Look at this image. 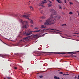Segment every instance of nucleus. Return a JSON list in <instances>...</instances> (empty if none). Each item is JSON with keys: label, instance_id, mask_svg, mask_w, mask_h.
<instances>
[{"label": "nucleus", "instance_id": "9", "mask_svg": "<svg viewBox=\"0 0 79 79\" xmlns=\"http://www.w3.org/2000/svg\"><path fill=\"white\" fill-rule=\"evenodd\" d=\"M63 53H61L60 52H56V54H63Z\"/></svg>", "mask_w": 79, "mask_h": 79}, {"label": "nucleus", "instance_id": "49", "mask_svg": "<svg viewBox=\"0 0 79 79\" xmlns=\"http://www.w3.org/2000/svg\"><path fill=\"white\" fill-rule=\"evenodd\" d=\"M29 2H30V1H29Z\"/></svg>", "mask_w": 79, "mask_h": 79}, {"label": "nucleus", "instance_id": "11", "mask_svg": "<svg viewBox=\"0 0 79 79\" xmlns=\"http://www.w3.org/2000/svg\"><path fill=\"white\" fill-rule=\"evenodd\" d=\"M42 19H45L46 18V16H44L42 17Z\"/></svg>", "mask_w": 79, "mask_h": 79}, {"label": "nucleus", "instance_id": "12", "mask_svg": "<svg viewBox=\"0 0 79 79\" xmlns=\"http://www.w3.org/2000/svg\"><path fill=\"white\" fill-rule=\"evenodd\" d=\"M38 6H43L42 5V3H41V4H37Z\"/></svg>", "mask_w": 79, "mask_h": 79}, {"label": "nucleus", "instance_id": "45", "mask_svg": "<svg viewBox=\"0 0 79 79\" xmlns=\"http://www.w3.org/2000/svg\"><path fill=\"white\" fill-rule=\"evenodd\" d=\"M77 52H79V51H77Z\"/></svg>", "mask_w": 79, "mask_h": 79}, {"label": "nucleus", "instance_id": "14", "mask_svg": "<svg viewBox=\"0 0 79 79\" xmlns=\"http://www.w3.org/2000/svg\"><path fill=\"white\" fill-rule=\"evenodd\" d=\"M30 23L31 24H34V22H33V20H31Z\"/></svg>", "mask_w": 79, "mask_h": 79}, {"label": "nucleus", "instance_id": "44", "mask_svg": "<svg viewBox=\"0 0 79 79\" xmlns=\"http://www.w3.org/2000/svg\"><path fill=\"white\" fill-rule=\"evenodd\" d=\"M57 31H59V30H57Z\"/></svg>", "mask_w": 79, "mask_h": 79}, {"label": "nucleus", "instance_id": "50", "mask_svg": "<svg viewBox=\"0 0 79 79\" xmlns=\"http://www.w3.org/2000/svg\"><path fill=\"white\" fill-rule=\"evenodd\" d=\"M10 39H11V38H10Z\"/></svg>", "mask_w": 79, "mask_h": 79}, {"label": "nucleus", "instance_id": "36", "mask_svg": "<svg viewBox=\"0 0 79 79\" xmlns=\"http://www.w3.org/2000/svg\"><path fill=\"white\" fill-rule=\"evenodd\" d=\"M0 40L2 41V42H3V41H2V40H1V39H0Z\"/></svg>", "mask_w": 79, "mask_h": 79}, {"label": "nucleus", "instance_id": "20", "mask_svg": "<svg viewBox=\"0 0 79 79\" xmlns=\"http://www.w3.org/2000/svg\"><path fill=\"white\" fill-rule=\"evenodd\" d=\"M69 3H70V4L71 6L72 5H73V3H72V2H70Z\"/></svg>", "mask_w": 79, "mask_h": 79}, {"label": "nucleus", "instance_id": "2", "mask_svg": "<svg viewBox=\"0 0 79 79\" xmlns=\"http://www.w3.org/2000/svg\"><path fill=\"white\" fill-rule=\"evenodd\" d=\"M40 30L38 31H31L29 30H28L27 32H25L24 33V35H27V36H29V35H30L32 34V36L34 37H37L38 35H39V34H38V35H34L33 34H32V32H40Z\"/></svg>", "mask_w": 79, "mask_h": 79}, {"label": "nucleus", "instance_id": "29", "mask_svg": "<svg viewBox=\"0 0 79 79\" xmlns=\"http://www.w3.org/2000/svg\"><path fill=\"white\" fill-rule=\"evenodd\" d=\"M74 34H78V33H74Z\"/></svg>", "mask_w": 79, "mask_h": 79}, {"label": "nucleus", "instance_id": "22", "mask_svg": "<svg viewBox=\"0 0 79 79\" xmlns=\"http://www.w3.org/2000/svg\"><path fill=\"white\" fill-rule=\"evenodd\" d=\"M7 78L8 79H11V77H7Z\"/></svg>", "mask_w": 79, "mask_h": 79}, {"label": "nucleus", "instance_id": "25", "mask_svg": "<svg viewBox=\"0 0 79 79\" xmlns=\"http://www.w3.org/2000/svg\"><path fill=\"white\" fill-rule=\"evenodd\" d=\"M56 1H57V2H58V3H59V2H60V0H57Z\"/></svg>", "mask_w": 79, "mask_h": 79}, {"label": "nucleus", "instance_id": "46", "mask_svg": "<svg viewBox=\"0 0 79 79\" xmlns=\"http://www.w3.org/2000/svg\"><path fill=\"white\" fill-rule=\"evenodd\" d=\"M4 79H5V78H4Z\"/></svg>", "mask_w": 79, "mask_h": 79}, {"label": "nucleus", "instance_id": "30", "mask_svg": "<svg viewBox=\"0 0 79 79\" xmlns=\"http://www.w3.org/2000/svg\"><path fill=\"white\" fill-rule=\"evenodd\" d=\"M42 53H47V52H42Z\"/></svg>", "mask_w": 79, "mask_h": 79}, {"label": "nucleus", "instance_id": "28", "mask_svg": "<svg viewBox=\"0 0 79 79\" xmlns=\"http://www.w3.org/2000/svg\"><path fill=\"white\" fill-rule=\"evenodd\" d=\"M48 2H50V3H52V2L50 1H48Z\"/></svg>", "mask_w": 79, "mask_h": 79}, {"label": "nucleus", "instance_id": "39", "mask_svg": "<svg viewBox=\"0 0 79 79\" xmlns=\"http://www.w3.org/2000/svg\"><path fill=\"white\" fill-rule=\"evenodd\" d=\"M78 78H77V79H79V75L78 76Z\"/></svg>", "mask_w": 79, "mask_h": 79}, {"label": "nucleus", "instance_id": "1", "mask_svg": "<svg viewBox=\"0 0 79 79\" xmlns=\"http://www.w3.org/2000/svg\"><path fill=\"white\" fill-rule=\"evenodd\" d=\"M50 11L51 13H52V14L51 15L50 17L46 20V22L44 23V24L45 26L51 25L52 24H54L56 21V18L57 17H55L53 15H56V12L54 9H51Z\"/></svg>", "mask_w": 79, "mask_h": 79}, {"label": "nucleus", "instance_id": "13", "mask_svg": "<svg viewBox=\"0 0 79 79\" xmlns=\"http://www.w3.org/2000/svg\"><path fill=\"white\" fill-rule=\"evenodd\" d=\"M29 8H30L31 10H33V7H32V6H30L29 7Z\"/></svg>", "mask_w": 79, "mask_h": 79}, {"label": "nucleus", "instance_id": "26", "mask_svg": "<svg viewBox=\"0 0 79 79\" xmlns=\"http://www.w3.org/2000/svg\"><path fill=\"white\" fill-rule=\"evenodd\" d=\"M62 3V2L60 1L59 2V3Z\"/></svg>", "mask_w": 79, "mask_h": 79}, {"label": "nucleus", "instance_id": "18", "mask_svg": "<svg viewBox=\"0 0 79 79\" xmlns=\"http://www.w3.org/2000/svg\"><path fill=\"white\" fill-rule=\"evenodd\" d=\"M40 78H42L43 77V76L41 75L39 76Z\"/></svg>", "mask_w": 79, "mask_h": 79}, {"label": "nucleus", "instance_id": "41", "mask_svg": "<svg viewBox=\"0 0 79 79\" xmlns=\"http://www.w3.org/2000/svg\"><path fill=\"white\" fill-rule=\"evenodd\" d=\"M52 2H54V0H52Z\"/></svg>", "mask_w": 79, "mask_h": 79}, {"label": "nucleus", "instance_id": "24", "mask_svg": "<svg viewBox=\"0 0 79 79\" xmlns=\"http://www.w3.org/2000/svg\"><path fill=\"white\" fill-rule=\"evenodd\" d=\"M59 74H63V72H60Z\"/></svg>", "mask_w": 79, "mask_h": 79}, {"label": "nucleus", "instance_id": "38", "mask_svg": "<svg viewBox=\"0 0 79 79\" xmlns=\"http://www.w3.org/2000/svg\"><path fill=\"white\" fill-rule=\"evenodd\" d=\"M63 75L64 76V75H65V74H64V73L63 74Z\"/></svg>", "mask_w": 79, "mask_h": 79}, {"label": "nucleus", "instance_id": "33", "mask_svg": "<svg viewBox=\"0 0 79 79\" xmlns=\"http://www.w3.org/2000/svg\"><path fill=\"white\" fill-rule=\"evenodd\" d=\"M59 8H60V9H61V6H60L59 7Z\"/></svg>", "mask_w": 79, "mask_h": 79}, {"label": "nucleus", "instance_id": "37", "mask_svg": "<svg viewBox=\"0 0 79 79\" xmlns=\"http://www.w3.org/2000/svg\"><path fill=\"white\" fill-rule=\"evenodd\" d=\"M64 2L65 3H66V0Z\"/></svg>", "mask_w": 79, "mask_h": 79}, {"label": "nucleus", "instance_id": "32", "mask_svg": "<svg viewBox=\"0 0 79 79\" xmlns=\"http://www.w3.org/2000/svg\"><path fill=\"white\" fill-rule=\"evenodd\" d=\"M35 29H38V28L35 27Z\"/></svg>", "mask_w": 79, "mask_h": 79}, {"label": "nucleus", "instance_id": "21", "mask_svg": "<svg viewBox=\"0 0 79 79\" xmlns=\"http://www.w3.org/2000/svg\"><path fill=\"white\" fill-rule=\"evenodd\" d=\"M69 14L70 15H72V14H73V12H70L69 13Z\"/></svg>", "mask_w": 79, "mask_h": 79}, {"label": "nucleus", "instance_id": "7", "mask_svg": "<svg viewBox=\"0 0 79 79\" xmlns=\"http://www.w3.org/2000/svg\"><path fill=\"white\" fill-rule=\"evenodd\" d=\"M46 27V26L44 25H42L41 28V29H43V28H45Z\"/></svg>", "mask_w": 79, "mask_h": 79}, {"label": "nucleus", "instance_id": "10", "mask_svg": "<svg viewBox=\"0 0 79 79\" xmlns=\"http://www.w3.org/2000/svg\"><path fill=\"white\" fill-rule=\"evenodd\" d=\"M45 12V11H44L43 10H41V11H40V13L41 14H44V13Z\"/></svg>", "mask_w": 79, "mask_h": 79}, {"label": "nucleus", "instance_id": "15", "mask_svg": "<svg viewBox=\"0 0 79 79\" xmlns=\"http://www.w3.org/2000/svg\"><path fill=\"white\" fill-rule=\"evenodd\" d=\"M48 6L49 7H51V6H52V4H48Z\"/></svg>", "mask_w": 79, "mask_h": 79}, {"label": "nucleus", "instance_id": "16", "mask_svg": "<svg viewBox=\"0 0 79 79\" xmlns=\"http://www.w3.org/2000/svg\"><path fill=\"white\" fill-rule=\"evenodd\" d=\"M61 25L62 26H67L66 24H62V25Z\"/></svg>", "mask_w": 79, "mask_h": 79}, {"label": "nucleus", "instance_id": "27", "mask_svg": "<svg viewBox=\"0 0 79 79\" xmlns=\"http://www.w3.org/2000/svg\"><path fill=\"white\" fill-rule=\"evenodd\" d=\"M17 67H14V69H17Z\"/></svg>", "mask_w": 79, "mask_h": 79}, {"label": "nucleus", "instance_id": "43", "mask_svg": "<svg viewBox=\"0 0 79 79\" xmlns=\"http://www.w3.org/2000/svg\"><path fill=\"white\" fill-rule=\"evenodd\" d=\"M31 27H33V25H31Z\"/></svg>", "mask_w": 79, "mask_h": 79}, {"label": "nucleus", "instance_id": "17", "mask_svg": "<svg viewBox=\"0 0 79 79\" xmlns=\"http://www.w3.org/2000/svg\"><path fill=\"white\" fill-rule=\"evenodd\" d=\"M69 53H70V54H71V55H73V54H74L73 52H70Z\"/></svg>", "mask_w": 79, "mask_h": 79}, {"label": "nucleus", "instance_id": "8", "mask_svg": "<svg viewBox=\"0 0 79 79\" xmlns=\"http://www.w3.org/2000/svg\"><path fill=\"white\" fill-rule=\"evenodd\" d=\"M57 17H58V19H60L61 18V16L60 15H58Z\"/></svg>", "mask_w": 79, "mask_h": 79}, {"label": "nucleus", "instance_id": "42", "mask_svg": "<svg viewBox=\"0 0 79 79\" xmlns=\"http://www.w3.org/2000/svg\"><path fill=\"white\" fill-rule=\"evenodd\" d=\"M75 77V79H76V78H77V77Z\"/></svg>", "mask_w": 79, "mask_h": 79}, {"label": "nucleus", "instance_id": "47", "mask_svg": "<svg viewBox=\"0 0 79 79\" xmlns=\"http://www.w3.org/2000/svg\"><path fill=\"white\" fill-rule=\"evenodd\" d=\"M4 44H6V43H4Z\"/></svg>", "mask_w": 79, "mask_h": 79}, {"label": "nucleus", "instance_id": "4", "mask_svg": "<svg viewBox=\"0 0 79 79\" xmlns=\"http://www.w3.org/2000/svg\"><path fill=\"white\" fill-rule=\"evenodd\" d=\"M31 15H20L19 14H14V16H20V17H22V18H27V19H28V20H31L30 19H29V18L28 17H29V16H30Z\"/></svg>", "mask_w": 79, "mask_h": 79}, {"label": "nucleus", "instance_id": "35", "mask_svg": "<svg viewBox=\"0 0 79 79\" xmlns=\"http://www.w3.org/2000/svg\"><path fill=\"white\" fill-rule=\"evenodd\" d=\"M44 2H46V0H44Z\"/></svg>", "mask_w": 79, "mask_h": 79}, {"label": "nucleus", "instance_id": "48", "mask_svg": "<svg viewBox=\"0 0 79 79\" xmlns=\"http://www.w3.org/2000/svg\"><path fill=\"white\" fill-rule=\"evenodd\" d=\"M64 1H65V0H64Z\"/></svg>", "mask_w": 79, "mask_h": 79}, {"label": "nucleus", "instance_id": "6", "mask_svg": "<svg viewBox=\"0 0 79 79\" xmlns=\"http://www.w3.org/2000/svg\"><path fill=\"white\" fill-rule=\"evenodd\" d=\"M53 30V31H56V29H55L48 28L46 30Z\"/></svg>", "mask_w": 79, "mask_h": 79}, {"label": "nucleus", "instance_id": "34", "mask_svg": "<svg viewBox=\"0 0 79 79\" xmlns=\"http://www.w3.org/2000/svg\"><path fill=\"white\" fill-rule=\"evenodd\" d=\"M45 34H44L43 35H45Z\"/></svg>", "mask_w": 79, "mask_h": 79}, {"label": "nucleus", "instance_id": "40", "mask_svg": "<svg viewBox=\"0 0 79 79\" xmlns=\"http://www.w3.org/2000/svg\"><path fill=\"white\" fill-rule=\"evenodd\" d=\"M57 79H60V78H59V77H57Z\"/></svg>", "mask_w": 79, "mask_h": 79}, {"label": "nucleus", "instance_id": "31", "mask_svg": "<svg viewBox=\"0 0 79 79\" xmlns=\"http://www.w3.org/2000/svg\"><path fill=\"white\" fill-rule=\"evenodd\" d=\"M65 76H66V75L67 76H68V75H69V74H65Z\"/></svg>", "mask_w": 79, "mask_h": 79}, {"label": "nucleus", "instance_id": "23", "mask_svg": "<svg viewBox=\"0 0 79 79\" xmlns=\"http://www.w3.org/2000/svg\"><path fill=\"white\" fill-rule=\"evenodd\" d=\"M58 78V77H56V76H55L54 77V78L57 79Z\"/></svg>", "mask_w": 79, "mask_h": 79}, {"label": "nucleus", "instance_id": "3", "mask_svg": "<svg viewBox=\"0 0 79 79\" xmlns=\"http://www.w3.org/2000/svg\"><path fill=\"white\" fill-rule=\"evenodd\" d=\"M20 21L21 22L23 25L22 26L23 28H26L28 26L27 21H24L22 20L21 19L20 20Z\"/></svg>", "mask_w": 79, "mask_h": 79}, {"label": "nucleus", "instance_id": "5", "mask_svg": "<svg viewBox=\"0 0 79 79\" xmlns=\"http://www.w3.org/2000/svg\"><path fill=\"white\" fill-rule=\"evenodd\" d=\"M29 37H27L24 38L23 39H22L21 40L23 41V42H25V41H26L27 39H29Z\"/></svg>", "mask_w": 79, "mask_h": 79}, {"label": "nucleus", "instance_id": "19", "mask_svg": "<svg viewBox=\"0 0 79 79\" xmlns=\"http://www.w3.org/2000/svg\"><path fill=\"white\" fill-rule=\"evenodd\" d=\"M42 2L43 3V4H44V3H46V2L43 1Z\"/></svg>", "mask_w": 79, "mask_h": 79}]
</instances>
